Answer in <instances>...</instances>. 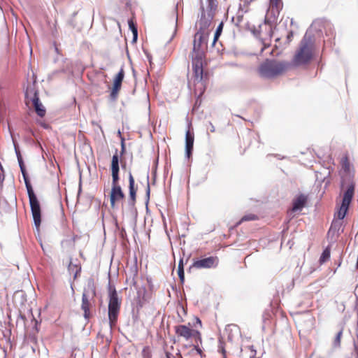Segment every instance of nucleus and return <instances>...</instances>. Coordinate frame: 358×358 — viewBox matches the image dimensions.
Wrapping results in <instances>:
<instances>
[{"mask_svg":"<svg viewBox=\"0 0 358 358\" xmlns=\"http://www.w3.org/2000/svg\"><path fill=\"white\" fill-rule=\"evenodd\" d=\"M289 65L287 62L266 59L257 68V73L263 78L273 79L287 72Z\"/></svg>","mask_w":358,"mask_h":358,"instance_id":"f257e3e1","label":"nucleus"},{"mask_svg":"<svg viewBox=\"0 0 358 358\" xmlns=\"http://www.w3.org/2000/svg\"><path fill=\"white\" fill-rule=\"evenodd\" d=\"M341 189L343 191L341 203L336 208L334 217L338 220H343L348 211L350 205L355 193V182L352 178L343 179L341 181Z\"/></svg>","mask_w":358,"mask_h":358,"instance_id":"f03ea898","label":"nucleus"},{"mask_svg":"<svg viewBox=\"0 0 358 358\" xmlns=\"http://www.w3.org/2000/svg\"><path fill=\"white\" fill-rule=\"evenodd\" d=\"M313 55V44L309 36L306 34L302 39L300 47L292 59L294 66H301L308 64Z\"/></svg>","mask_w":358,"mask_h":358,"instance_id":"7ed1b4c3","label":"nucleus"},{"mask_svg":"<svg viewBox=\"0 0 358 358\" xmlns=\"http://www.w3.org/2000/svg\"><path fill=\"white\" fill-rule=\"evenodd\" d=\"M24 181L25 183V186L27 190V194L29 200V204L31 207V211L33 216L34 224L36 227V229L39 231V227L41 222V210L40 203L34 192L32 186L31 185L29 178L28 177L27 173L22 175Z\"/></svg>","mask_w":358,"mask_h":358,"instance_id":"20e7f679","label":"nucleus"},{"mask_svg":"<svg viewBox=\"0 0 358 358\" xmlns=\"http://www.w3.org/2000/svg\"><path fill=\"white\" fill-rule=\"evenodd\" d=\"M174 331L178 338H182L189 343L193 342L202 343L201 332L197 329L192 328L190 323H188V325H176L174 327Z\"/></svg>","mask_w":358,"mask_h":358,"instance_id":"39448f33","label":"nucleus"},{"mask_svg":"<svg viewBox=\"0 0 358 358\" xmlns=\"http://www.w3.org/2000/svg\"><path fill=\"white\" fill-rule=\"evenodd\" d=\"M209 33L200 29L194 36L193 48L191 57L205 58V48L207 47V39Z\"/></svg>","mask_w":358,"mask_h":358,"instance_id":"423d86ee","label":"nucleus"},{"mask_svg":"<svg viewBox=\"0 0 358 358\" xmlns=\"http://www.w3.org/2000/svg\"><path fill=\"white\" fill-rule=\"evenodd\" d=\"M121 300L118 297L116 289L110 287L108 302V320L111 327L115 325L120 313Z\"/></svg>","mask_w":358,"mask_h":358,"instance_id":"0eeeda50","label":"nucleus"},{"mask_svg":"<svg viewBox=\"0 0 358 358\" xmlns=\"http://www.w3.org/2000/svg\"><path fill=\"white\" fill-rule=\"evenodd\" d=\"M95 295L96 292L94 289H92L91 291L85 290L82 295L81 309L84 313L83 316L85 319L87 320L92 317L91 309L95 304Z\"/></svg>","mask_w":358,"mask_h":358,"instance_id":"6e6552de","label":"nucleus"},{"mask_svg":"<svg viewBox=\"0 0 358 358\" xmlns=\"http://www.w3.org/2000/svg\"><path fill=\"white\" fill-rule=\"evenodd\" d=\"M193 71L194 85L201 84L203 86V63L205 58L191 57Z\"/></svg>","mask_w":358,"mask_h":358,"instance_id":"1a4fd4ad","label":"nucleus"},{"mask_svg":"<svg viewBox=\"0 0 358 358\" xmlns=\"http://www.w3.org/2000/svg\"><path fill=\"white\" fill-rule=\"evenodd\" d=\"M282 6L283 3L282 0H269V8L265 17V23L271 24L272 22L275 21L280 11L282 10Z\"/></svg>","mask_w":358,"mask_h":358,"instance_id":"9d476101","label":"nucleus"},{"mask_svg":"<svg viewBox=\"0 0 358 358\" xmlns=\"http://www.w3.org/2000/svg\"><path fill=\"white\" fill-rule=\"evenodd\" d=\"M219 259L216 256H211L195 261L193 267L196 268H211L217 266Z\"/></svg>","mask_w":358,"mask_h":358,"instance_id":"9b49d317","label":"nucleus"},{"mask_svg":"<svg viewBox=\"0 0 358 358\" xmlns=\"http://www.w3.org/2000/svg\"><path fill=\"white\" fill-rule=\"evenodd\" d=\"M124 69H121L114 79L113 88L110 92V99L113 101L116 100L118 96V94L121 89L122 83L124 79Z\"/></svg>","mask_w":358,"mask_h":358,"instance_id":"f8f14e48","label":"nucleus"},{"mask_svg":"<svg viewBox=\"0 0 358 358\" xmlns=\"http://www.w3.org/2000/svg\"><path fill=\"white\" fill-rule=\"evenodd\" d=\"M124 197L121 186H112L110 193V207L115 208L116 203L123 200Z\"/></svg>","mask_w":358,"mask_h":358,"instance_id":"ddd939ff","label":"nucleus"},{"mask_svg":"<svg viewBox=\"0 0 358 358\" xmlns=\"http://www.w3.org/2000/svg\"><path fill=\"white\" fill-rule=\"evenodd\" d=\"M307 196L304 194H299L296 196L292 201V212H296L302 210L307 203Z\"/></svg>","mask_w":358,"mask_h":358,"instance_id":"4468645a","label":"nucleus"},{"mask_svg":"<svg viewBox=\"0 0 358 358\" xmlns=\"http://www.w3.org/2000/svg\"><path fill=\"white\" fill-rule=\"evenodd\" d=\"M33 106L37 115L41 117H44L46 110L42 103L40 101L37 92H35L31 99Z\"/></svg>","mask_w":358,"mask_h":358,"instance_id":"2eb2a0df","label":"nucleus"},{"mask_svg":"<svg viewBox=\"0 0 358 358\" xmlns=\"http://www.w3.org/2000/svg\"><path fill=\"white\" fill-rule=\"evenodd\" d=\"M129 199L131 201L134 203L136 199L137 187L135 185V180L131 172L129 173Z\"/></svg>","mask_w":358,"mask_h":358,"instance_id":"dca6fc26","label":"nucleus"},{"mask_svg":"<svg viewBox=\"0 0 358 358\" xmlns=\"http://www.w3.org/2000/svg\"><path fill=\"white\" fill-rule=\"evenodd\" d=\"M194 133L191 132L189 130L187 131L185 134V149L187 157H189L190 155H192L194 145Z\"/></svg>","mask_w":358,"mask_h":358,"instance_id":"f3484780","label":"nucleus"},{"mask_svg":"<svg viewBox=\"0 0 358 358\" xmlns=\"http://www.w3.org/2000/svg\"><path fill=\"white\" fill-rule=\"evenodd\" d=\"M110 169H111V172H119L120 171L119 155H118L117 150H116L115 153L113 155V156L112 157Z\"/></svg>","mask_w":358,"mask_h":358,"instance_id":"a211bd4d","label":"nucleus"},{"mask_svg":"<svg viewBox=\"0 0 358 358\" xmlns=\"http://www.w3.org/2000/svg\"><path fill=\"white\" fill-rule=\"evenodd\" d=\"M68 270L70 273L73 274V278L76 279L81 271V267L76 264H72L71 261L70 260L69 262Z\"/></svg>","mask_w":358,"mask_h":358,"instance_id":"6ab92c4d","label":"nucleus"},{"mask_svg":"<svg viewBox=\"0 0 358 358\" xmlns=\"http://www.w3.org/2000/svg\"><path fill=\"white\" fill-rule=\"evenodd\" d=\"M343 220H338V218L335 217L334 220L332 221L331 227L329 231L334 230V231H339L343 226Z\"/></svg>","mask_w":358,"mask_h":358,"instance_id":"aec40b11","label":"nucleus"},{"mask_svg":"<svg viewBox=\"0 0 358 358\" xmlns=\"http://www.w3.org/2000/svg\"><path fill=\"white\" fill-rule=\"evenodd\" d=\"M341 169H342V170L344 171V172L348 173L350 171V164L348 157L347 156H345L341 159Z\"/></svg>","mask_w":358,"mask_h":358,"instance_id":"412c9836","label":"nucleus"},{"mask_svg":"<svg viewBox=\"0 0 358 358\" xmlns=\"http://www.w3.org/2000/svg\"><path fill=\"white\" fill-rule=\"evenodd\" d=\"M257 220H258V216L257 215L249 213L243 216L238 224H241L243 222L253 221Z\"/></svg>","mask_w":358,"mask_h":358,"instance_id":"4be33fe9","label":"nucleus"},{"mask_svg":"<svg viewBox=\"0 0 358 358\" xmlns=\"http://www.w3.org/2000/svg\"><path fill=\"white\" fill-rule=\"evenodd\" d=\"M178 276L182 282L184 281L185 279V273H184V265H183V260L180 259L178 264Z\"/></svg>","mask_w":358,"mask_h":358,"instance_id":"5701e85b","label":"nucleus"},{"mask_svg":"<svg viewBox=\"0 0 358 358\" xmlns=\"http://www.w3.org/2000/svg\"><path fill=\"white\" fill-rule=\"evenodd\" d=\"M222 29H223V23L221 22L218 25V27H217V29L215 31V35H214V40H213V45H215V42L219 38V37L221 35V33L222 31Z\"/></svg>","mask_w":358,"mask_h":358,"instance_id":"b1692460","label":"nucleus"},{"mask_svg":"<svg viewBox=\"0 0 358 358\" xmlns=\"http://www.w3.org/2000/svg\"><path fill=\"white\" fill-rule=\"evenodd\" d=\"M330 257V250L329 248H326L320 258V263H324L327 261Z\"/></svg>","mask_w":358,"mask_h":358,"instance_id":"393cba45","label":"nucleus"},{"mask_svg":"<svg viewBox=\"0 0 358 358\" xmlns=\"http://www.w3.org/2000/svg\"><path fill=\"white\" fill-rule=\"evenodd\" d=\"M112 186H120L119 184V172H111Z\"/></svg>","mask_w":358,"mask_h":358,"instance_id":"a878e982","label":"nucleus"},{"mask_svg":"<svg viewBox=\"0 0 358 358\" xmlns=\"http://www.w3.org/2000/svg\"><path fill=\"white\" fill-rule=\"evenodd\" d=\"M128 24H129V27L130 29L131 30V31L134 34V39H136L137 38V34H138L137 27L135 25V24L132 20H129L128 21Z\"/></svg>","mask_w":358,"mask_h":358,"instance_id":"bb28decb","label":"nucleus"},{"mask_svg":"<svg viewBox=\"0 0 358 358\" xmlns=\"http://www.w3.org/2000/svg\"><path fill=\"white\" fill-rule=\"evenodd\" d=\"M342 334H343L342 331H339L338 332V334H336V336L334 340V342H333L334 346L335 348H338L340 346Z\"/></svg>","mask_w":358,"mask_h":358,"instance_id":"cd10ccee","label":"nucleus"},{"mask_svg":"<svg viewBox=\"0 0 358 358\" xmlns=\"http://www.w3.org/2000/svg\"><path fill=\"white\" fill-rule=\"evenodd\" d=\"M199 344H201L199 342L197 343H192L191 344H189L188 346L191 347L193 346L194 349L196 351L197 354L199 355L201 357L203 356V353L201 348L199 347Z\"/></svg>","mask_w":358,"mask_h":358,"instance_id":"c85d7f7f","label":"nucleus"},{"mask_svg":"<svg viewBox=\"0 0 358 358\" xmlns=\"http://www.w3.org/2000/svg\"><path fill=\"white\" fill-rule=\"evenodd\" d=\"M217 6V1L216 0H208V7L210 10L215 9Z\"/></svg>","mask_w":358,"mask_h":358,"instance_id":"c756f323","label":"nucleus"},{"mask_svg":"<svg viewBox=\"0 0 358 358\" xmlns=\"http://www.w3.org/2000/svg\"><path fill=\"white\" fill-rule=\"evenodd\" d=\"M143 358H152L148 348H144L143 350Z\"/></svg>","mask_w":358,"mask_h":358,"instance_id":"7c9ffc66","label":"nucleus"},{"mask_svg":"<svg viewBox=\"0 0 358 358\" xmlns=\"http://www.w3.org/2000/svg\"><path fill=\"white\" fill-rule=\"evenodd\" d=\"M19 164H20V167L22 174V175H24V173L27 174V173L25 166H24V163L22 159H19Z\"/></svg>","mask_w":358,"mask_h":358,"instance_id":"2f4dec72","label":"nucleus"},{"mask_svg":"<svg viewBox=\"0 0 358 358\" xmlns=\"http://www.w3.org/2000/svg\"><path fill=\"white\" fill-rule=\"evenodd\" d=\"M197 324L199 326V327H201V326H202L201 321L199 317H196V323L194 324V327H196Z\"/></svg>","mask_w":358,"mask_h":358,"instance_id":"473e14b6","label":"nucleus"},{"mask_svg":"<svg viewBox=\"0 0 358 358\" xmlns=\"http://www.w3.org/2000/svg\"><path fill=\"white\" fill-rule=\"evenodd\" d=\"M264 47L262 48V51H263L265 48L269 46V44L266 45V43H263Z\"/></svg>","mask_w":358,"mask_h":358,"instance_id":"72a5a7b5","label":"nucleus"},{"mask_svg":"<svg viewBox=\"0 0 358 358\" xmlns=\"http://www.w3.org/2000/svg\"><path fill=\"white\" fill-rule=\"evenodd\" d=\"M122 152H123L124 150V141H122Z\"/></svg>","mask_w":358,"mask_h":358,"instance_id":"f704fd0d","label":"nucleus"},{"mask_svg":"<svg viewBox=\"0 0 358 358\" xmlns=\"http://www.w3.org/2000/svg\"><path fill=\"white\" fill-rule=\"evenodd\" d=\"M147 193L148 194H150V185H149V182H148V189H147Z\"/></svg>","mask_w":358,"mask_h":358,"instance_id":"c9c22d12","label":"nucleus"},{"mask_svg":"<svg viewBox=\"0 0 358 358\" xmlns=\"http://www.w3.org/2000/svg\"><path fill=\"white\" fill-rule=\"evenodd\" d=\"M222 354L224 355V358H226V355H225L226 351H225V350L222 349Z\"/></svg>","mask_w":358,"mask_h":358,"instance_id":"e433bc0d","label":"nucleus"},{"mask_svg":"<svg viewBox=\"0 0 358 358\" xmlns=\"http://www.w3.org/2000/svg\"><path fill=\"white\" fill-rule=\"evenodd\" d=\"M168 358H170V357L168 356Z\"/></svg>","mask_w":358,"mask_h":358,"instance_id":"4c0bfd02","label":"nucleus"}]
</instances>
